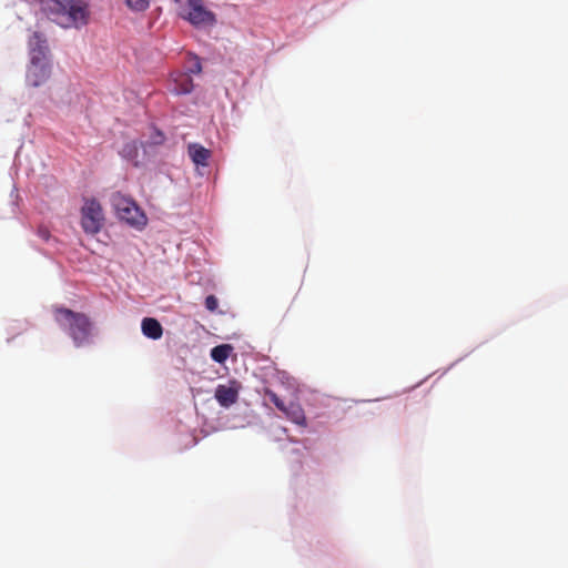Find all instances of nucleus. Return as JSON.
Instances as JSON below:
<instances>
[{
	"instance_id": "nucleus-8",
	"label": "nucleus",
	"mask_w": 568,
	"mask_h": 568,
	"mask_svg": "<svg viewBox=\"0 0 568 568\" xmlns=\"http://www.w3.org/2000/svg\"><path fill=\"white\" fill-rule=\"evenodd\" d=\"M215 398L222 407H230L239 398V389L230 385H219L215 389Z\"/></svg>"
},
{
	"instance_id": "nucleus-19",
	"label": "nucleus",
	"mask_w": 568,
	"mask_h": 568,
	"mask_svg": "<svg viewBox=\"0 0 568 568\" xmlns=\"http://www.w3.org/2000/svg\"><path fill=\"white\" fill-rule=\"evenodd\" d=\"M333 2H334V0H326V1H323V2H322L321 4H318V6H313V7L311 8V13L316 12L320 8H321V9H325V8L329 7Z\"/></svg>"
},
{
	"instance_id": "nucleus-17",
	"label": "nucleus",
	"mask_w": 568,
	"mask_h": 568,
	"mask_svg": "<svg viewBox=\"0 0 568 568\" xmlns=\"http://www.w3.org/2000/svg\"><path fill=\"white\" fill-rule=\"evenodd\" d=\"M205 307L210 312H215L219 307V300L214 295H209L205 298Z\"/></svg>"
},
{
	"instance_id": "nucleus-18",
	"label": "nucleus",
	"mask_w": 568,
	"mask_h": 568,
	"mask_svg": "<svg viewBox=\"0 0 568 568\" xmlns=\"http://www.w3.org/2000/svg\"><path fill=\"white\" fill-rule=\"evenodd\" d=\"M40 239L43 241H49L51 237L50 231L47 226L40 225L37 231Z\"/></svg>"
},
{
	"instance_id": "nucleus-5",
	"label": "nucleus",
	"mask_w": 568,
	"mask_h": 568,
	"mask_svg": "<svg viewBox=\"0 0 568 568\" xmlns=\"http://www.w3.org/2000/svg\"><path fill=\"white\" fill-rule=\"evenodd\" d=\"M111 203L121 221L136 230L144 229L148 217L133 199L116 192L112 194Z\"/></svg>"
},
{
	"instance_id": "nucleus-11",
	"label": "nucleus",
	"mask_w": 568,
	"mask_h": 568,
	"mask_svg": "<svg viewBox=\"0 0 568 568\" xmlns=\"http://www.w3.org/2000/svg\"><path fill=\"white\" fill-rule=\"evenodd\" d=\"M187 150L190 158L196 165H207V161L211 156V153L207 149L200 144L194 143L190 144Z\"/></svg>"
},
{
	"instance_id": "nucleus-14",
	"label": "nucleus",
	"mask_w": 568,
	"mask_h": 568,
	"mask_svg": "<svg viewBox=\"0 0 568 568\" xmlns=\"http://www.w3.org/2000/svg\"><path fill=\"white\" fill-rule=\"evenodd\" d=\"M232 351L233 347L229 344L217 345L211 349V358L214 362L222 364L229 358Z\"/></svg>"
},
{
	"instance_id": "nucleus-2",
	"label": "nucleus",
	"mask_w": 568,
	"mask_h": 568,
	"mask_svg": "<svg viewBox=\"0 0 568 568\" xmlns=\"http://www.w3.org/2000/svg\"><path fill=\"white\" fill-rule=\"evenodd\" d=\"M28 65L26 82L32 88H40L51 77L53 55L49 40L43 31L36 30L28 37Z\"/></svg>"
},
{
	"instance_id": "nucleus-1",
	"label": "nucleus",
	"mask_w": 568,
	"mask_h": 568,
	"mask_svg": "<svg viewBox=\"0 0 568 568\" xmlns=\"http://www.w3.org/2000/svg\"><path fill=\"white\" fill-rule=\"evenodd\" d=\"M92 0H38L40 12L63 30L80 31L91 21Z\"/></svg>"
},
{
	"instance_id": "nucleus-6",
	"label": "nucleus",
	"mask_w": 568,
	"mask_h": 568,
	"mask_svg": "<svg viewBox=\"0 0 568 568\" xmlns=\"http://www.w3.org/2000/svg\"><path fill=\"white\" fill-rule=\"evenodd\" d=\"M104 223L103 209L100 202L94 199H84L81 207V227L84 233L90 235L98 234Z\"/></svg>"
},
{
	"instance_id": "nucleus-13",
	"label": "nucleus",
	"mask_w": 568,
	"mask_h": 568,
	"mask_svg": "<svg viewBox=\"0 0 568 568\" xmlns=\"http://www.w3.org/2000/svg\"><path fill=\"white\" fill-rule=\"evenodd\" d=\"M165 140H166L165 134L160 129H158L154 124H151L149 126L148 140L144 143H142V146L143 148L160 146V145L164 144Z\"/></svg>"
},
{
	"instance_id": "nucleus-7",
	"label": "nucleus",
	"mask_w": 568,
	"mask_h": 568,
	"mask_svg": "<svg viewBox=\"0 0 568 568\" xmlns=\"http://www.w3.org/2000/svg\"><path fill=\"white\" fill-rule=\"evenodd\" d=\"M266 396L275 405L277 409L283 412L285 416L294 424L306 427L307 419L304 413L303 407L298 403L291 402L290 404H285L274 392L266 390Z\"/></svg>"
},
{
	"instance_id": "nucleus-12",
	"label": "nucleus",
	"mask_w": 568,
	"mask_h": 568,
	"mask_svg": "<svg viewBox=\"0 0 568 568\" xmlns=\"http://www.w3.org/2000/svg\"><path fill=\"white\" fill-rule=\"evenodd\" d=\"M191 64L184 69V75L191 77H201L203 74V59L195 52H191L190 54Z\"/></svg>"
},
{
	"instance_id": "nucleus-10",
	"label": "nucleus",
	"mask_w": 568,
	"mask_h": 568,
	"mask_svg": "<svg viewBox=\"0 0 568 568\" xmlns=\"http://www.w3.org/2000/svg\"><path fill=\"white\" fill-rule=\"evenodd\" d=\"M142 333L151 339H160L163 335V327L156 318L144 317L141 323Z\"/></svg>"
},
{
	"instance_id": "nucleus-15",
	"label": "nucleus",
	"mask_w": 568,
	"mask_h": 568,
	"mask_svg": "<svg viewBox=\"0 0 568 568\" xmlns=\"http://www.w3.org/2000/svg\"><path fill=\"white\" fill-rule=\"evenodd\" d=\"M125 7L134 13H142L150 8L151 0H122Z\"/></svg>"
},
{
	"instance_id": "nucleus-9",
	"label": "nucleus",
	"mask_w": 568,
	"mask_h": 568,
	"mask_svg": "<svg viewBox=\"0 0 568 568\" xmlns=\"http://www.w3.org/2000/svg\"><path fill=\"white\" fill-rule=\"evenodd\" d=\"M194 89L195 84L193 80L184 74L180 79L172 80L168 85V90L175 97L190 95Z\"/></svg>"
},
{
	"instance_id": "nucleus-16",
	"label": "nucleus",
	"mask_w": 568,
	"mask_h": 568,
	"mask_svg": "<svg viewBox=\"0 0 568 568\" xmlns=\"http://www.w3.org/2000/svg\"><path fill=\"white\" fill-rule=\"evenodd\" d=\"M120 154L122 158H124L125 160H129V161H135L138 159V155H139V146H138V143L135 141H130V142H126L121 151H120Z\"/></svg>"
},
{
	"instance_id": "nucleus-3",
	"label": "nucleus",
	"mask_w": 568,
	"mask_h": 568,
	"mask_svg": "<svg viewBox=\"0 0 568 568\" xmlns=\"http://www.w3.org/2000/svg\"><path fill=\"white\" fill-rule=\"evenodd\" d=\"M176 17L201 32H210L219 24V16L205 0H172Z\"/></svg>"
},
{
	"instance_id": "nucleus-4",
	"label": "nucleus",
	"mask_w": 568,
	"mask_h": 568,
	"mask_svg": "<svg viewBox=\"0 0 568 568\" xmlns=\"http://www.w3.org/2000/svg\"><path fill=\"white\" fill-rule=\"evenodd\" d=\"M53 313L55 322L68 332L75 346H82L89 342L92 323L85 314L67 307H55Z\"/></svg>"
}]
</instances>
